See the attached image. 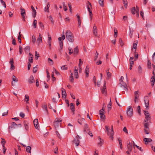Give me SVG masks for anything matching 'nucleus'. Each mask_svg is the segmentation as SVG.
Listing matches in <instances>:
<instances>
[{"label":"nucleus","instance_id":"28","mask_svg":"<svg viewBox=\"0 0 155 155\" xmlns=\"http://www.w3.org/2000/svg\"><path fill=\"white\" fill-rule=\"evenodd\" d=\"M137 41H135L134 43L133 44V48L135 49L134 52H135L136 49L137 48Z\"/></svg>","mask_w":155,"mask_h":155},{"label":"nucleus","instance_id":"38","mask_svg":"<svg viewBox=\"0 0 155 155\" xmlns=\"http://www.w3.org/2000/svg\"><path fill=\"white\" fill-rule=\"evenodd\" d=\"M25 101L27 103H28V101L29 100V97L28 95H26L25 96Z\"/></svg>","mask_w":155,"mask_h":155},{"label":"nucleus","instance_id":"61","mask_svg":"<svg viewBox=\"0 0 155 155\" xmlns=\"http://www.w3.org/2000/svg\"><path fill=\"white\" fill-rule=\"evenodd\" d=\"M69 80L71 82H73L74 81V78L73 76H70Z\"/></svg>","mask_w":155,"mask_h":155},{"label":"nucleus","instance_id":"26","mask_svg":"<svg viewBox=\"0 0 155 155\" xmlns=\"http://www.w3.org/2000/svg\"><path fill=\"white\" fill-rule=\"evenodd\" d=\"M62 89H63L64 90H62V97H64L65 98L66 97L67 95L66 93L65 90L63 89V88H62Z\"/></svg>","mask_w":155,"mask_h":155},{"label":"nucleus","instance_id":"1","mask_svg":"<svg viewBox=\"0 0 155 155\" xmlns=\"http://www.w3.org/2000/svg\"><path fill=\"white\" fill-rule=\"evenodd\" d=\"M66 38L69 42L72 43L74 40V36L71 32L69 30H67L65 33Z\"/></svg>","mask_w":155,"mask_h":155},{"label":"nucleus","instance_id":"24","mask_svg":"<svg viewBox=\"0 0 155 155\" xmlns=\"http://www.w3.org/2000/svg\"><path fill=\"white\" fill-rule=\"evenodd\" d=\"M89 73V68L88 67V66L87 65L85 69L86 77H88Z\"/></svg>","mask_w":155,"mask_h":155},{"label":"nucleus","instance_id":"36","mask_svg":"<svg viewBox=\"0 0 155 155\" xmlns=\"http://www.w3.org/2000/svg\"><path fill=\"white\" fill-rule=\"evenodd\" d=\"M42 107L43 110H46L47 113H48L47 110V106L46 105L44 104L42 105Z\"/></svg>","mask_w":155,"mask_h":155},{"label":"nucleus","instance_id":"54","mask_svg":"<svg viewBox=\"0 0 155 155\" xmlns=\"http://www.w3.org/2000/svg\"><path fill=\"white\" fill-rule=\"evenodd\" d=\"M98 56V53H97V51H96V53L95 54V55L94 59V61H96L97 59Z\"/></svg>","mask_w":155,"mask_h":155},{"label":"nucleus","instance_id":"57","mask_svg":"<svg viewBox=\"0 0 155 155\" xmlns=\"http://www.w3.org/2000/svg\"><path fill=\"white\" fill-rule=\"evenodd\" d=\"M66 65H63V66H62L61 67V69L63 70H66L67 69H68V68L66 66Z\"/></svg>","mask_w":155,"mask_h":155},{"label":"nucleus","instance_id":"48","mask_svg":"<svg viewBox=\"0 0 155 155\" xmlns=\"http://www.w3.org/2000/svg\"><path fill=\"white\" fill-rule=\"evenodd\" d=\"M105 112L104 109H101L99 111L100 114H104Z\"/></svg>","mask_w":155,"mask_h":155},{"label":"nucleus","instance_id":"41","mask_svg":"<svg viewBox=\"0 0 155 155\" xmlns=\"http://www.w3.org/2000/svg\"><path fill=\"white\" fill-rule=\"evenodd\" d=\"M59 44L60 45V49H59V50H61L63 49V41H60L59 42Z\"/></svg>","mask_w":155,"mask_h":155},{"label":"nucleus","instance_id":"59","mask_svg":"<svg viewBox=\"0 0 155 155\" xmlns=\"http://www.w3.org/2000/svg\"><path fill=\"white\" fill-rule=\"evenodd\" d=\"M109 71V70H108ZM107 77L108 78H110L111 76V73L109 72V71H108V70L107 71Z\"/></svg>","mask_w":155,"mask_h":155},{"label":"nucleus","instance_id":"20","mask_svg":"<svg viewBox=\"0 0 155 155\" xmlns=\"http://www.w3.org/2000/svg\"><path fill=\"white\" fill-rule=\"evenodd\" d=\"M121 87L122 88V90L123 91H127L128 90L127 88V86L126 84H124L123 85V86H121Z\"/></svg>","mask_w":155,"mask_h":155},{"label":"nucleus","instance_id":"16","mask_svg":"<svg viewBox=\"0 0 155 155\" xmlns=\"http://www.w3.org/2000/svg\"><path fill=\"white\" fill-rule=\"evenodd\" d=\"M98 139L100 141V142L98 143L97 145L98 146L101 147L103 144L104 141L103 140L101 139V138L100 137H98Z\"/></svg>","mask_w":155,"mask_h":155},{"label":"nucleus","instance_id":"63","mask_svg":"<svg viewBox=\"0 0 155 155\" xmlns=\"http://www.w3.org/2000/svg\"><path fill=\"white\" fill-rule=\"evenodd\" d=\"M137 109L138 112L139 114H140L141 112L140 106H138L137 107Z\"/></svg>","mask_w":155,"mask_h":155},{"label":"nucleus","instance_id":"53","mask_svg":"<svg viewBox=\"0 0 155 155\" xmlns=\"http://www.w3.org/2000/svg\"><path fill=\"white\" fill-rule=\"evenodd\" d=\"M147 66L149 68H150L151 67V62L149 60H148L147 61Z\"/></svg>","mask_w":155,"mask_h":155},{"label":"nucleus","instance_id":"49","mask_svg":"<svg viewBox=\"0 0 155 155\" xmlns=\"http://www.w3.org/2000/svg\"><path fill=\"white\" fill-rule=\"evenodd\" d=\"M39 57V54L37 53V51H35V58L37 60Z\"/></svg>","mask_w":155,"mask_h":155},{"label":"nucleus","instance_id":"9","mask_svg":"<svg viewBox=\"0 0 155 155\" xmlns=\"http://www.w3.org/2000/svg\"><path fill=\"white\" fill-rule=\"evenodd\" d=\"M34 124L35 128L38 129L39 128V126L38 125V120L37 119H35L33 121Z\"/></svg>","mask_w":155,"mask_h":155},{"label":"nucleus","instance_id":"8","mask_svg":"<svg viewBox=\"0 0 155 155\" xmlns=\"http://www.w3.org/2000/svg\"><path fill=\"white\" fill-rule=\"evenodd\" d=\"M101 92L102 94H106L107 93L106 82L105 81L104 82V86L101 90Z\"/></svg>","mask_w":155,"mask_h":155},{"label":"nucleus","instance_id":"14","mask_svg":"<svg viewBox=\"0 0 155 155\" xmlns=\"http://www.w3.org/2000/svg\"><path fill=\"white\" fill-rule=\"evenodd\" d=\"M89 128L87 124H85L84 127V131L87 132L89 130Z\"/></svg>","mask_w":155,"mask_h":155},{"label":"nucleus","instance_id":"13","mask_svg":"<svg viewBox=\"0 0 155 155\" xmlns=\"http://www.w3.org/2000/svg\"><path fill=\"white\" fill-rule=\"evenodd\" d=\"M28 81L30 84H31L33 83H35V80L34 77L32 75L30 76L28 80Z\"/></svg>","mask_w":155,"mask_h":155},{"label":"nucleus","instance_id":"56","mask_svg":"<svg viewBox=\"0 0 155 155\" xmlns=\"http://www.w3.org/2000/svg\"><path fill=\"white\" fill-rule=\"evenodd\" d=\"M114 36L115 38H116L117 37V30H116V31H115V28H114Z\"/></svg>","mask_w":155,"mask_h":155},{"label":"nucleus","instance_id":"62","mask_svg":"<svg viewBox=\"0 0 155 155\" xmlns=\"http://www.w3.org/2000/svg\"><path fill=\"white\" fill-rule=\"evenodd\" d=\"M12 44L14 45H16V41L15 38H14L13 37H12Z\"/></svg>","mask_w":155,"mask_h":155},{"label":"nucleus","instance_id":"2","mask_svg":"<svg viewBox=\"0 0 155 155\" xmlns=\"http://www.w3.org/2000/svg\"><path fill=\"white\" fill-rule=\"evenodd\" d=\"M62 120L58 118H56L54 123V125L55 128L58 127L61 124Z\"/></svg>","mask_w":155,"mask_h":155},{"label":"nucleus","instance_id":"3","mask_svg":"<svg viewBox=\"0 0 155 155\" xmlns=\"http://www.w3.org/2000/svg\"><path fill=\"white\" fill-rule=\"evenodd\" d=\"M127 115L130 117H131L133 115V109L131 107L129 106L127 110Z\"/></svg>","mask_w":155,"mask_h":155},{"label":"nucleus","instance_id":"55","mask_svg":"<svg viewBox=\"0 0 155 155\" xmlns=\"http://www.w3.org/2000/svg\"><path fill=\"white\" fill-rule=\"evenodd\" d=\"M48 61L49 63H50L51 64L53 65V60L50 58H48Z\"/></svg>","mask_w":155,"mask_h":155},{"label":"nucleus","instance_id":"31","mask_svg":"<svg viewBox=\"0 0 155 155\" xmlns=\"http://www.w3.org/2000/svg\"><path fill=\"white\" fill-rule=\"evenodd\" d=\"M24 125L25 126V129L26 130H28V129L29 127L28 125V123L26 121H24Z\"/></svg>","mask_w":155,"mask_h":155},{"label":"nucleus","instance_id":"10","mask_svg":"<svg viewBox=\"0 0 155 155\" xmlns=\"http://www.w3.org/2000/svg\"><path fill=\"white\" fill-rule=\"evenodd\" d=\"M21 15L22 17L23 20L24 21H25V16L24 15L25 14V9H24V8H21Z\"/></svg>","mask_w":155,"mask_h":155},{"label":"nucleus","instance_id":"39","mask_svg":"<svg viewBox=\"0 0 155 155\" xmlns=\"http://www.w3.org/2000/svg\"><path fill=\"white\" fill-rule=\"evenodd\" d=\"M123 4L124 5V6L125 8H127V0H123Z\"/></svg>","mask_w":155,"mask_h":155},{"label":"nucleus","instance_id":"64","mask_svg":"<svg viewBox=\"0 0 155 155\" xmlns=\"http://www.w3.org/2000/svg\"><path fill=\"white\" fill-rule=\"evenodd\" d=\"M120 44L121 46H122L124 45L123 42L121 39H120L119 40Z\"/></svg>","mask_w":155,"mask_h":155},{"label":"nucleus","instance_id":"25","mask_svg":"<svg viewBox=\"0 0 155 155\" xmlns=\"http://www.w3.org/2000/svg\"><path fill=\"white\" fill-rule=\"evenodd\" d=\"M155 81V76H153L151 79V84L152 86L154 85Z\"/></svg>","mask_w":155,"mask_h":155},{"label":"nucleus","instance_id":"50","mask_svg":"<svg viewBox=\"0 0 155 155\" xmlns=\"http://www.w3.org/2000/svg\"><path fill=\"white\" fill-rule=\"evenodd\" d=\"M48 42H51V38L49 34H48Z\"/></svg>","mask_w":155,"mask_h":155},{"label":"nucleus","instance_id":"15","mask_svg":"<svg viewBox=\"0 0 155 155\" xmlns=\"http://www.w3.org/2000/svg\"><path fill=\"white\" fill-rule=\"evenodd\" d=\"M136 8L137 9H136L134 7L132 8L131 11L133 14H134L138 12L139 9L137 6H136Z\"/></svg>","mask_w":155,"mask_h":155},{"label":"nucleus","instance_id":"18","mask_svg":"<svg viewBox=\"0 0 155 155\" xmlns=\"http://www.w3.org/2000/svg\"><path fill=\"white\" fill-rule=\"evenodd\" d=\"M31 8L32 10V15L34 18H35L36 14V11L33 7V6L31 5Z\"/></svg>","mask_w":155,"mask_h":155},{"label":"nucleus","instance_id":"60","mask_svg":"<svg viewBox=\"0 0 155 155\" xmlns=\"http://www.w3.org/2000/svg\"><path fill=\"white\" fill-rule=\"evenodd\" d=\"M1 3L2 4V5H3L4 6V8H6V5L5 2H4V1H3L2 0H1Z\"/></svg>","mask_w":155,"mask_h":155},{"label":"nucleus","instance_id":"46","mask_svg":"<svg viewBox=\"0 0 155 155\" xmlns=\"http://www.w3.org/2000/svg\"><path fill=\"white\" fill-rule=\"evenodd\" d=\"M83 64V61L81 60V59H79V64H78V66L79 68H81V65Z\"/></svg>","mask_w":155,"mask_h":155},{"label":"nucleus","instance_id":"51","mask_svg":"<svg viewBox=\"0 0 155 155\" xmlns=\"http://www.w3.org/2000/svg\"><path fill=\"white\" fill-rule=\"evenodd\" d=\"M32 42L33 43H35V42L36 40L35 36H34V35H33L32 36Z\"/></svg>","mask_w":155,"mask_h":155},{"label":"nucleus","instance_id":"30","mask_svg":"<svg viewBox=\"0 0 155 155\" xmlns=\"http://www.w3.org/2000/svg\"><path fill=\"white\" fill-rule=\"evenodd\" d=\"M114 131L113 130V126H111V130L110 131V133L111 134V135H110V138L111 139H113V135L114 134Z\"/></svg>","mask_w":155,"mask_h":155},{"label":"nucleus","instance_id":"27","mask_svg":"<svg viewBox=\"0 0 155 155\" xmlns=\"http://www.w3.org/2000/svg\"><path fill=\"white\" fill-rule=\"evenodd\" d=\"M85 120L84 118H82L81 119H78V122L81 125L83 124L84 123Z\"/></svg>","mask_w":155,"mask_h":155},{"label":"nucleus","instance_id":"58","mask_svg":"<svg viewBox=\"0 0 155 155\" xmlns=\"http://www.w3.org/2000/svg\"><path fill=\"white\" fill-rule=\"evenodd\" d=\"M19 53L20 54H21L22 53V47L21 45L19 46Z\"/></svg>","mask_w":155,"mask_h":155},{"label":"nucleus","instance_id":"37","mask_svg":"<svg viewBox=\"0 0 155 155\" xmlns=\"http://www.w3.org/2000/svg\"><path fill=\"white\" fill-rule=\"evenodd\" d=\"M138 91H136L134 92V97L135 98H139V94H138Z\"/></svg>","mask_w":155,"mask_h":155},{"label":"nucleus","instance_id":"19","mask_svg":"<svg viewBox=\"0 0 155 155\" xmlns=\"http://www.w3.org/2000/svg\"><path fill=\"white\" fill-rule=\"evenodd\" d=\"M143 140L145 142L146 144H147L148 143H150L152 141V140L150 138H144Z\"/></svg>","mask_w":155,"mask_h":155},{"label":"nucleus","instance_id":"22","mask_svg":"<svg viewBox=\"0 0 155 155\" xmlns=\"http://www.w3.org/2000/svg\"><path fill=\"white\" fill-rule=\"evenodd\" d=\"M37 42L38 44L42 42V38L40 34H39L38 37L37 39Z\"/></svg>","mask_w":155,"mask_h":155},{"label":"nucleus","instance_id":"42","mask_svg":"<svg viewBox=\"0 0 155 155\" xmlns=\"http://www.w3.org/2000/svg\"><path fill=\"white\" fill-rule=\"evenodd\" d=\"M31 147L30 146H27L26 148V151L30 153H31Z\"/></svg>","mask_w":155,"mask_h":155},{"label":"nucleus","instance_id":"29","mask_svg":"<svg viewBox=\"0 0 155 155\" xmlns=\"http://www.w3.org/2000/svg\"><path fill=\"white\" fill-rule=\"evenodd\" d=\"M87 9L88 10L89 13V15L90 16L91 20L92 19V11L90 9V8H87Z\"/></svg>","mask_w":155,"mask_h":155},{"label":"nucleus","instance_id":"6","mask_svg":"<svg viewBox=\"0 0 155 155\" xmlns=\"http://www.w3.org/2000/svg\"><path fill=\"white\" fill-rule=\"evenodd\" d=\"M78 137H76L74 138L73 141V143H74L76 146H78L79 145L80 141L79 140L78 137H79L78 135Z\"/></svg>","mask_w":155,"mask_h":155},{"label":"nucleus","instance_id":"4","mask_svg":"<svg viewBox=\"0 0 155 155\" xmlns=\"http://www.w3.org/2000/svg\"><path fill=\"white\" fill-rule=\"evenodd\" d=\"M144 101L146 108H148L149 107V97L147 96L144 97Z\"/></svg>","mask_w":155,"mask_h":155},{"label":"nucleus","instance_id":"45","mask_svg":"<svg viewBox=\"0 0 155 155\" xmlns=\"http://www.w3.org/2000/svg\"><path fill=\"white\" fill-rule=\"evenodd\" d=\"M99 3L101 6L103 7L104 6V0H99Z\"/></svg>","mask_w":155,"mask_h":155},{"label":"nucleus","instance_id":"17","mask_svg":"<svg viewBox=\"0 0 155 155\" xmlns=\"http://www.w3.org/2000/svg\"><path fill=\"white\" fill-rule=\"evenodd\" d=\"M70 107L71 109L72 110L73 114H74L75 111L74 104L73 103H71L70 104Z\"/></svg>","mask_w":155,"mask_h":155},{"label":"nucleus","instance_id":"47","mask_svg":"<svg viewBox=\"0 0 155 155\" xmlns=\"http://www.w3.org/2000/svg\"><path fill=\"white\" fill-rule=\"evenodd\" d=\"M39 24L40 26L41 29L42 30H44V26L43 24H42V23L41 22H39Z\"/></svg>","mask_w":155,"mask_h":155},{"label":"nucleus","instance_id":"12","mask_svg":"<svg viewBox=\"0 0 155 155\" xmlns=\"http://www.w3.org/2000/svg\"><path fill=\"white\" fill-rule=\"evenodd\" d=\"M127 147L128 150L130 152H131L132 149V145L130 142H129L128 143L127 142Z\"/></svg>","mask_w":155,"mask_h":155},{"label":"nucleus","instance_id":"11","mask_svg":"<svg viewBox=\"0 0 155 155\" xmlns=\"http://www.w3.org/2000/svg\"><path fill=\"white\" fill-rule=\"evenodd\" d=\"M33 55L31 53H29L28 55V62L30 63H32L33 62Z\"/></svg>","mask_w":155,"mask_h":155},{"label":"nucleus","instance_id":"23","mask_svg":"<svg viewBox=\"0 0 155 155\" xmlns=\"http://www.w3.org/2000/svg\"><path fill=\"white\" fill-rule=\"evenodd\" d=\"M145 118L144 122H147L150 120V115H145Z\"/></svg>","mask_w":155,"mask_h":155},{"label":"nucleus","instance_id":"21","mask_svg":"<svg viewBox=\"0 0 155 155\" xmlns=\"http://www.w3.org/2000/svg\"><path fill=\"white\" fill-rule=\"evenodd\" d=\"M74 74L75 77L76 78H78V69H76V67H75V69L74 71Z\"/></svg>","mask_w":155,"mask_h":155},{"label":"nucleus","instance_id":"52","mask_svg":"<svg viewBox=\"0 0 155 155\" xmlns=\"http://www.w3.org/2000/svg\"><path fill=\"white\" fill-rule=\"evenodd\" d=\"M12 80L13 81L15 82H18V80L16 78V77L14 75H13L12 76Z\"/></svg>","mask_w":155,"mask_h":155},{"label":"nucleus","instance_id":"5","mask_svg":"<svg viewBox=\"0 0 155 155\" xmlns=\"http://www.w3.org/2000/svg\"><path fill=\"white\" fill-rule=\"evenodd\" d=\"M17 126V124L14 122H12L11 125L8 127V129L9 133L11 130H12L14 129L15 128V127Z\"/></svg>","mask_w":155,"mask_h":155},{"label":"nucleus","instance_id":"33","mask_svg":"<svg viewBox=\"0 0 155 155\" xmlns=\"http://www.w3.org/2000/svg\"><path fill=\"white\" fill-rule=\"evenodd\" d=\"M30 47L29 46H27L24 48V50L26 53H28L30 51Z\"/></svg>","mask_w":155,"mask_h":155},{"label":"nucleus","instance_id":"44","mask_svg":"<svg viewBox=\"0 0 155 155\" xmlns=\"http://www.w3.org/2000/svg\"><path fill=\"white\" fill-rule=\"evenodd\" d=\"M133 34V30L132 29V30L130 28V34L129 36L130 38H131L132 37Z\"/></svg>","mask_w":155,"mask_h":155},{"label":"nucleus","instance_id":"35","mask_svg":"<svg viewBox=\"0 0 155 155\" xmlns=\"http://www.w3.org/2000/svg\"><path fill=\"white\" fill-rule=\"evenodd\" d=\"M145 123L144 124V126L145 129H149V123H148V122H144Z\"/></svg>","mask_w":155,"mask_h":155},{"label":"nucleus","instance_id":"32","mask_svg":"<svg viewBox=\"0 0 155 155\" xmlns=\"http://www.w3.org/2000/svg\"><path fill=\"white\" fill-rule=\"evenodd\" d=\"M107 110L108 112L110 110L111 108V99H110V101L109 104H108L107 106Z\"/></svg>","mask_w":155,"mask_h":155},{"label":"nucleus","instance_id":"43","mask_svg":"<svg viewBox=\"0 0 155 155\" xmlns=\"http://www.w3.org/2000/svg\"><path fill=\"white\" fill-rule=\"evenodd\" d=\"M37 21L35 19L34 20L33 23V26L34 28H35L37 27Z\"/></svg>","mask_w":155,"mask_h":155},{"label":"nucleus","instance_id":"40","mask_svg":"<svg viewBox=\"0 0 155 155\" xmlns=\"http://www.w3.org/2000/svg\"><path fill=\"white\" fill-rule=\"evenodd\" d=\"M50 7V5L49 3L47 5L46 7H45V12H49V8Z\"/></svg>","mask_w":155,"mask_h":155},{"label":"nucleus","instance_id":"7","mask_svg":"<svg viewBox=\"0 0 155 155\" xmlns=\"http://www.w3.org/2000/svg\"><path fill=\"white\" fill-rule=\"evenodd\" d=\"M93 33L95 37H99L97 35V27L94 25L93 27Z\"/></svg>","mask_w":155,"mask_h":155},{"label":"nucleus","instance_id":"34","mask_svg":"<svg viewBox=\"0 0 155 155\" xmlns=\"http://www.w3.org/2000/svg\"><path fill=\"white\" fill-rule=\"evenodd\" d=\"M79 50L78 49V47L76 46L74 49V54H77Z\"/></svg>","mask_w":155,"mask_h":155}]
</instances>
